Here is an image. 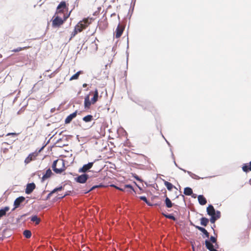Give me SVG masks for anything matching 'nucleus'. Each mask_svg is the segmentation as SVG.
I'll list each match as a JSON object with an SVG mask.
<instances>
[{"instance_id": "1", "label": "nucleus", "mask_w": 251, "mask_h": 251, "mask_svg": "<svg viewBox=\"0 0 251 251\" xmlns=\"http://www.w3.org/2000/svg\"><path fill=\"white\" fill-rule=\"evenodd\" d=\"M93 19L89 17L83 19L79 22L75 26L74 31L72 32L71 38L75 37L78 32L85 29L92 22Z\"/></svg>"}, {"instance_id": "2", "label": "nucleus", "mask_w": 251, "mask_h": 251, "mask_svg": "<svg viewBox=\"0 0 251 251\" xmlns=\"http://www.w3.org/2000/svg\"><path fill=\"white\" fill-rule=\"evenodd\" d=\"M69 15L70 14L66 15L65 14H56L55 13L52 20V26L54 27L60 26L68 18Z\"/></svg>"}, {"instance_id": "3", "label": "nucleus", "mask_w": 251, "mask_h": 251, "mask_svg": "<svg viewBox=\"0 0 251 251\" xmlns=\"http://www.w3.org/2000/svg\"><path fill=\"white\" fill-rule=\"evenodd\" d=\"M207 214L211 216L210 221L212 224H214L221 216L220 212L217 211L216 212L214 207L212 205H209L207 207Z\"/></svg>"}, {"instance_id": "4", "label": "nucleus", "mask_w": 251, "mask_h": 251, "mask_svg": "<svg viewBox=\"0 0 251 251\" xmlns=\"http://www.w3.org/2000/svg\"><path fill=\"white\" fill-rule=\"evenodd\" d=\"M53 171L56 174H61L65 170V166L63 160H56L52 165Z\"/></svg>"}, {"instance_id": "5", "label": "nucleus", "mask_w": 251, "mask_h": 251, "mask_svg": "<svg viewBox=\"0 0 251 251\" xmlns=\"http://www.w3.org/2000/svg\"><path fill=\"white\" fill-rule=\"evenodd\" d=\"M44 146L42 147L38 151L36 150L35 152L30 153L28 156L25 159V164H28L31 161L36 159V157L38 155L39 153L43 150Z\"/></svg>"}, {"instance_id": "6", "label": "nucleus", "mask_w": 251, "mask_h": 251, "mask_svg": "<svg viewBox=\"0 0 251 251\" xmlns=\"http://www.w3.org/2000/svg\"><path fill=\"white\" fill-rule=\"evenodd\" d=\"M144 109L148 110L154 116L157 115L158 114V110L156 108V107L151 103H149L146 107H145Z\"/></svg>"}, {"instance_id": "7", "label": "nucleus", "mask_w": 251, "mask_h": 251, "mask_svg": "<svg viewBox=\"0 0 251 251\" xmlns=\"http://www.w3.org/2000/svg\"><path fill=\"white\" fill-rule=\"evenodd\" d=\"M67 8L65 1H61L57 7L56 14H65L63 10Z\"/></svg>"}, {"instance_id": "8", "label": "nucleus", "mask_w": 251, "mask_h": 251, "mask_svg": "<svg viewBox=\"0 0 251 251\" xmlns=\"http://www.w3.org/2000/svg\"><path fill=\"white\" fill-rule=\"evenodd\" d=\"M112 186L114 187L118 190H119L120 191H124V192H131L134 191V189H133L132 186L129 184L125 185L123 186V187H119L115 186L114 185H112Z\"/></svg>"}, {"instance_id": "9", "label": "nucleus", "mask_w": 251, "mask_h": 251, "mask_svg": "<svg viewBox=\"0 0 251 251\" xmlns=\"http://www.w3.org/2000/svg\"><path fill=\"white\" fill-rule=\"evenodd\" d=\"M88 178V175L82 174L81 175L77 177H75V180H76V182L78 183H84L86 182Z\"/></svg>"}, {"instance_id": "10", "label": "nucleus", "mask_w": 251, "mask_h": 251, "mask_svg": "<svg viewBox=\"0 0 251 251\" xmlns=\"http://www.w3.org/2000/svg\"><path fill=\"white\" fill-rule=\"evenodd\" d=\"M124 29H125V27L123 25H122L120 24L118 25L116 29V31H115V32H116L115 37L116 38H119L122 36V35L123 33V31L124 30Z\"/></svg>"}, {"instance_id": "11", "label": "nucleus", "mask_w": 251, "mask_h": 251, "mask_svg": "<svg viewBox=\"0 0 251 251\" xmlns=\"http://www.w3.org/2000/svg\"><path fill=\"white\" fill-rule=\"evenodd\" d=\"M94 162H89L87 164L84 165L82 168L79 169V173H85L90 169L93 165Z\"/></svg>"}, {"instance_id": "12", "label": "nucleus", "mask_w": 251, "mask_h": 251, "mask_svg": "<svg viewBox=\"0 0 251 251\" xmlns=\"http://www.w3.org/2000/svg\"><path fill=\"white\" fill-rule=\"evenodd\" d=\"M35 184L34 183H28L26 185L25 193L27 194H30L35 188Z\"/></svg>"}, {"instance_id": "13", "label": "nucleus", "mask_w": 251, "mask_h": 251, "mask_svg": "<svg viewBox=\"0 0 251 251\" xmlns=\"http://www.w3.org/2000/svg\"><path fill=\"white\" fill-rule=\"evenodd\" d=\"M76 115L77 111H76L75 112L69 115L68 116H67L65 120V124L70 123L72 121V120L76 116Z\"/></svg>"}, {"instance_id": "14", "label": "nucleus", "mask_w": 251, "mask_h": 251, "mask_svg": "<svg viewBox=\"0 0 251 251\" xmlns=\"http://www.w3.org/2000/svg\"><path fill=\"white\" fill-rule=\"evenodd\" d=\"M25 200V198L24 197H20L17 198L14 201V206L15 208H18L20 204L23 202Z\"/></svg>"}, {"instance_id": "15", "label": "nucleus", "mask_w": 251, "mask_h": 251, "mask_svg": "<svg viewBox=\"0 0 251 251\" xmlns=\"http://www.w3.org/2000/svg\"><path fill=\"white\" fill-rule=\"evenodd\" d=\"M205 244L206 248L209 251H218L216 249L214 248V246L209 241L206 240L205 241Z\"/></svg>"}, {"instance_id": "16", "label": "nucleus", "mask_w": 251, "mask_h": 251, "mask_svg": "<svg viewBox=\"0 0 251 251\" xmlns=\"http://www.w3.org/2000/svg\"><path fill=\"white\" fill-rule=\"evenodd\" d=\"M92 104V101L91 100L90 101V99H89V95H87L85 97V100H84V106H85V108H89L91 105Z\"/></svg>"}, {"instance_id": "17", "label": "nucleus", "mask_w": 251, "mask_h": 251, "mask_svg": "<svg viewBox=\"0 0 251 251\" xmlns=\"http://www.w3.org/2000/svg\"><path fill=\"white\" fill-rule=\"evenodd\" d=\"M99 97L98 90L96 89L94 91V96L91 99L92 103L95 104L98 101Z\"/></svg>"}, {"instance_id": "18", "label": "nucleus", "mask_w": 251, "mask_h": 251, "mask_svg": "<svg viewBox=\"0 0 251 251\" xmlns=\"http://www.w3.org/2000/svg\"><path fill=\"white\" fill-rule=\"evenodd\" d=\"M197 229L202 232L206 237L208 238L209 236V233L203 227L200 226L193 225Z\"/></svg>"}, {"instance_id": "19", "label": "nucleus", "mask_w": 251, "mask_h": 251, "mask_svg": "<svg viewBox=\"0 0 251 251\" xmlns=\"http://www.w3.org/2000/svg\"><path fill=\"white\" fill-rule=\"evenodd\" d=\"M198 199L199 202L201 205H205L207 202L206 199L203 195H199L198 197Z\"/></svg>"}, {"instance_id": "20", "label": "nucleus", "mask_w": 251, "mask_h": 251, "mask_svg": "<svg viewBox=\"0 0 251 251\" xmlns=\"http://www.w3.org/2000/svg\"><path fill=\"white\" fill-rule=\"evenodd\" d=\"M52 174V173L51 170L50 169H48L46 171L45 174H44L43 175V176L42 177V179L44 180L49 178L50 177Z\"/></svg>"}, {"instance_id": "21", "label": "nucleus", "mask_w": 251, "mask_h": 251, "mask_svg": "<svg viewBox=\"0 0 251 251\" xmlns=\"http://www.w3.org/2000/svg\"><path fill=\"white\" fill-rule=\"evenodd\" d=\"M9 210V207L6 206L2 209H0V219L5 216L7 212Z\"/></svg>"}, {"instance_id": "22", "label": "nucleus", "mask_w": 251, "mask_h": 251, "mask_svg": "<svg viewBox=\"0 0 251 251\" xmlns=\"http://www.w3.org/2000/svg\"><path fill=\"white\" fill-rule=\"evenodd\" d=\"M242 170L245 172H248L249 171H251V161L250 162L249 166L248 164H244L243 165Z\"/></svg>"}, {"instance_id": "23", "label": "nucleus", "mask_w": 251, "mask_h": 251, "mask_svg": "<svg viewBox=\"0 0 251 251\" xmlns=\"http://www.w3.org/2000/svg\"><path fill=\"white\" fill-rule=\"evenodd\" d=\"M165 203L167 208H171L173 206V203L167 197L165 199Z\"/></svg>"}, {"instance_id": "24", "label": "nucleus", "mask_w": 251, "mask_h": 251, "mask_svg": "<svg viewBox=\"0 0 251 251\" xmlns=\"http://www.w3.org/2000/svg\"><path fill=\"white\" fill-rule=\"evenodd\" d=\"M200 221L201 225L204 226H206L209 223V220L205 217H202Z\"/></svg>"}, {"instance_id": "25", "label": "nucleus", "mask_w": 251, "mask_h": 251, "mask_svg": "<svg viewBox=\"0 0 251 251\" xmlns=\"http://www.w3.org/2000/svg\"><path fill=\"white\" fill-rule=\"evenodd\" d=\"M193 193L192 189L190 187H186L184 190V194L187 196H190Z\"/></svg>"}, {"instance_id": "26", "label": "nucleus", "mask_w": 251, "mask_h": 251, "mask_svg": "<svg viewBox=\"0 0 251 251\" xmlns=\"http://www.w3.org/2000/svg\"><path fill=\"white\" fill-rule=\"evenodd\" d=\"M31 221L33 222H35V224L36 225H38L39 224L41 220L39 218H38L37 216L35 215L31 217Z\"/></svg>"}, {"instance_id": "27", "label": "nucleus", "mask_w": 251, "mask_h": 251, "mask_svg": "<svg viewBox=\"0 0 251 251\" xmlns=\"http://www.w3.org/2000/svg\"><path fill=\"white\" fill-rule=\"evenodd\" d=\"M93 120V116L91 115H88L83 118V120L85 122H91Z\"/></svg>"}, {"instance_id": "28", "label": "nucleus", "mask_w": 251, "mask_h": 251, "mask_svg": "<svg viewBox=\"0 0 251 251\" xmlns=\"http://www.w3.org/2000/svg\"><path fill=\"white\" fill-rule=\"evenodd\" d=\"M82 72L81 71H78L77 72L76 74H75V75H74L70 78V80H75V79H77L78 78V77L80 75V74H81Z\"/></svg>"}, {"instance_id": "29", "label": "nucleus", "mask_w": 251, "mask_h": 251, "mask_svg": "<svg viewBox=\"0 0 251 251\" xmlns=\"http://www.w3.org/2000/svg\"><path fill=\"white\" fill-rule=\"evenodd\" d=\"M164 184L168 190L171 191L172 190L174 186L171 183L168 181H165Z\"/></svg>"}, {"instance_id": "30", "label": "nucleus", "mask_w": 251, "mask_h": 251, "mask_svg": "<svg viewBox=\"0 0 251 251\" xmlns=\"http://www.w3.org/2000/svg\"><path fill=\"white\" fill-rule=\"evenodd\" d=\"M23 234L25 236V237H26V238H29L31 236V232L29 230H25L24 231Z\"/></svg>"}, {"instance_id": "31", "label": "nucleus", "mask_w": 251, "mask_h": 251, "mask_svg": "<svg viewBox=\"0 0 251 251\" xmlns=\"http://www.w3.org/2000/svg\"><path fill=\"white\" fill-rule=\"evenodd\" d=\"M30 47H23V48H21V47H19L17 49H14L13 50H12V51L13 52H19L20 51H21L22 50H25V49H27L28 48H29Z\"/></svg>"}, {"instance_id": "32", "label": "nucleus", "mask_w": 251, "mask_h": 251, "mask_svg": "<svg viewBox=\"0 0 251 251\" xmlns=\"http://www.w3.org/2000/svg\"><path fill=\"white\" fill-rule=\"evenodd\" d=\"M210 241L213 243H215V247L216 249L218 248V245H217L216 242H217V239L214 236H211L210 238Z\"/></svg>"}, {"instance_id": "33", "label": "nucleus", "mask_w": 251, "mask_h": 251, "mask_svg": "<svg viewBox=\"0 0 251 251\" xmlns=\"http://www.w3.org/2000/svg\"><path fill=\"white\" fill-rule=\"evenodd\" d=\"M62 189H63V187L62 186H60L59 187L56 188L54 189H53V190L51 193H50L49 194V196L51 194H52V193H54V192H55L56 191H61Z\"/></svg>"}, {"instance_id": "34", "label": "nucleus", "mask_w": 251, "mask_h": 251, "mask_svg": "<svg viewBox=\"0 0 251 251\" xmlns=\"http://www.w3.org/2000/svg\"><path fill=\"white\" fill-rule=\"evenodd\" d=\"M165 216L168 219H172L174 221L176 220L175 217L172 215H165Z\"/></svg>"}, {"instance_id": "35", "label": "nucleus", "mask_w": 251, "mask_h": 251, "mask_svg": "<svg viewBox=\"0 0 251 251\" xmlns=\"http://www.w3.org/2000/svg\"><path fill=\"white\" fill-rule=\"evenodd\" d=\"M139 198L140 200L144 201L145 202H147L148 201L145 196H140Z\"/></svg>"}, {"instance_id": "36", "label": "nucleus", "mask_w": 251, "mask_h": 251, "mask_svg": "<svg viewBox=\"0 0 251 251\" xmlns=\"http://www.w3.org/2000/svg\"><path fill=\"white\" fill-rule=\"evenodd\" d=\"M99 187V186H93V187H92V188H91L89 190H88V191H87V192H85V193H88V192H90V191H91L93 190V189H94L95 188H97V187Z\"/></svg>"}, {"instance_id": "37", "label": "nucleus", "mask_w": 251, "mask_h": 251, "mask_svg": "<svg viewBox=\"0 0 251 251\" xmlns=\"http://www.w3.org/2000/svg\"><path fill=\"white\" fill-rule=\"evenodd\" d=\"M17 134L16 133H8L6 134V136H9V135H17Z\"/></svg>"}, {"instance_id": "38", "label": "nucleus", "mask_w": 251, "mask_h": 251, "mask_svg": "<svg viewBox=\"0 0 251 251\" xmlns=\"http://www.w3.org/2000/svg\"><path fill=\"white\" fill-rule=\"evenodd\" d=\"M92 44H94L95 46H96L95 50H98V45L95 43V41L94 42H93Z\"/></svg>"}, {"instance_id": "39", "label": "nucleus", "mask_w": 251, "mask_h": 251, "mask_svg": "<svg viewBox=\"0 0 251 251\" xmlns=\"http://www.w3.org/2000/svg\"><path fill=\"white\" fill-rule=\"evenodd\" d=\"M148 205L149 206H152L153 205L151 204L149 201H147V202H146Z\"/></svg>"}, {"instance_id": "40", "label": "nucleus", "mask_w": 251, "mask_h": 251, "mask_svg": "<svg viewBox=\"0 0 251 251\" xmlns=\"http://www.w3.org/2000/svg\"><path fill=\"white\" fill-rule=\"evenodd\" d=\"M134 177H135L137 180H140V179H139V178L138 177V176H134Z\"/></svg>"}, {"instance_id": "41", "label": "nucleus", "mask_w": 251, "mask_h": 251, "mask_svg": "<svg viewBox=\"0 0 251 251\" xmlns=\"http://www.w3.org/2000/svg\"><path fill=\"white\" fill-rule=\"evenodd\" d=\"M87 86V84H86V83H84V84H83V87H86Z\"/></svg>"}, {"instance_id": "42", "label": "nucleus", "mask_w": 251, "mask_h": 251, "mask_svg": "<svg viewBox=\"0 0 251 251\" xmlns=\"http://www.w3.org/2000/svg\"><path fill=\"white\" fill-rule=\"evenodd\" d=\"M22 112V110L21 109L20 110H19L18 112V114H21Z\"/></svg>"}, {"instance_id": "43", "label": "nucleus", "mask_w": 251, "mask_h": 251, "mask_svg": "<svg viewBox=\"0 0 251 251\" xmlns=\"http://www.w3.org/2000/svg\"><path fill=\"white\" fill-rule=\"evenodd\" d=\"M67 194H64L63 196H62L61 198H63L65 196H66Z\"/></svg>"}]
</instances>
